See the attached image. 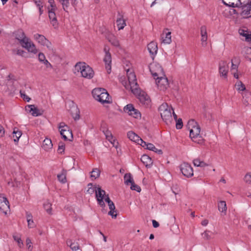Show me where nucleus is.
Segmentation results:
<instances>
[{
    "mask_svg": "<svg viewBox=\"0 0 251 251\" xmlns=\"http://www.w3.org/2000/svg\"><path fill=\"white\" fill-rule=\"evenodd\" d=\"M100 175V171L98 168H94L91 172L90 177L92 180H95L98 178Z\"/></svg>",
    "mask_w": 251,
    "mask_h": 251,
    "instance_id": "nucleus-34",
    "label": "nucleus"
},
{
    "mask_svg": "<svg viewBox=\"0 0 251 251\" xmlns=\"http://www.w3.org/2000/svg\"><path fill=\"white\" fill-rule=\"evenodd\" d=\"M180 170L183 176L189 177L193 176V170L191 166L187 163L184 162L180 166Z\"/></svg>",
    "mask_w": 251,
    "mask_h": 251,
    "instance_id": "nucleus-10",
    "label": "nucleus"
},
{
    "mask_svg": "<svg viewBox=\"0 0 251 251\" xmlns=\"http://www.w3.org/2000/svg\"><path fill=\"white\" fill-rule=\"evenodd\" d=\"M127 136L130 140L135 142H137L140 139V137L132 131H129L127 133Z\"/></svg>",
    "mask_w": 251,
    "mask_h": 251,
    "instance_id": "nucleus-35",
    "label": "nucleus"
},
{
    "mask_svg": "<svg viewBox=\"0 0 251 251\" xmlns=\"http://www.w3.org/2000/svg\"><path fill=\"white\" fill-rule=\"evenodd\" d=\"M147 149L152 151L154 152L155 150H156L155 147L151 143H148L147 145V147L146 148Z\"/></svg>",
    "mask_w": 251,
    "mask_h": 251,
    "instance_id": "nucleus-58",
    "label": "nucleus"
},
{
    "mask_svg": "<svg viewBox=\"0 0 251 251\" xmlns=\"http://www.w3.org/2000/svg\"><path fill=\"white\" fill-rule=\"evenodd\" d=\"M243 104L245 106H249L251 105V93L248 91H245L243 93Z\"/></svg>",
    "mask_w": 251,
    "mask_h": 251,
    "instance_id": "nucleus-23",
    "label": "nucleus"
},
{
    "mask_svg": "<svg viewBox=\"0 0 251 251\" xmlns=\"http://www.w3.org/2000/svg\"><path fill=\"white\" fill-rule=\"evenodd\" d=\"M148 50H149L151 58L153 59L158 51L157 43L153 41L150 42L148 45Z\"/></svg>",
    "mask_w": 251,
    "mask_h": 251,
    "instance_id": "nucleus-20",
    "label": "nucleus"
},
{
    "mask_svg": "<svg viewBox=\"0 0 251 251\" xmlns=\"http://www.w3.org/2000/svg\"><path fill=\"white\" fill-rule=\"evenodd\" d=\"M94 98L104 103H109L111 102V99L105 89L100 88L94 89L92 92Z\"/></svg>",
    "mask_w": 251,
    "mask_h": 251,
    "instance_id": "nucleus-3",
    "label": "nucleus"
},
{
    "mask_svg": "<svg viewBox=\"0 0 251 251\" xmlns=\"http://www.w3.org/2000/svg\"><path fill=\"white\" fill-rule=\"evenodd\" d=\"M138 144L141 145L143 147L146 148L147 147V145L148 143H147L146 142L144 141L141 138H140L138 141L137 142Z\"/></svg>",
    "mask_w": 251,
    "mask_h": 251,
    "instance_id": "nucleus-57",
    "label": "nucleus"
},
{
    "mask_svg": "<svg viewBox=\"0 0 251 251\" xmlns=\"http://www.w3.org/2000/svg\"><path fill=\"white\" fill-rule=\"evenodd\" d=\"M13 237L14 240L17 242L18 246L22 248L23 246V243L21 237L18 235H14Z\"/></svg>",
    "mask_w": 251,
    "mask_h": 251,
    "instance_id": "nucleus-43",
    "label": "nucleus"
},
{
    "mask_svg": "<svg viewBox=\"0 0 251 251\" xmlns=\"http://www.w3.org/2000/svg\"><path fill=\"white\" fill-rule=\"evenodd\" d=\"M34 39L41 45L46 47L49 50H52L51 43L43 35L35 34Z\"/></svg>",
    "mask_w": 251,
    "mask_h": 251,
    "instance_id": "nucleus-8",
    "label": "nucleus"
},
{
    "mask_svg": "<svg viewBox=\"0 0 251 251\" xmlns=\"http://www.w3.org/2000/svg\"><path fill=\"white\" fill-rule=\"evenodd\" d=\"M138 96V98L140 101L146 106H149L150 105L151 100L150 97L147 94L144 92H141L140 89H139V93L137 94H134Z\"/></svg>",
    "mask_w": 251,
    "mask_h": 251,
    "instance_id": "nucleus-16",
    "label": "nucleus"
},
{
    "mask_svg": "<svg viewBox=\"0 0 251 251\" xmlns=\"http://www.w3.org/2000/svg\"><path fill=\"white\" fill-rule=\"evenodd\" d=\"M67 244L73 251H76L79 249V246L77 242H73L72 240H70L67 241Z\"/></svg>",
    "mask_w": 251,
    "mask_h": 251,
    "instance_id": "nucleus-33",
    "label": "nucleus"
},
{
    "mask_svg": "<svg viewBox=\"0 0 251 251\" xmlns=\"http://www.w3.org/2000/svg\"><path fill=\"white\" fill-rule=\"evenodd\" d=\"M244 180L247 184L251 185V172L246 174L244 176Z\"/></svg>",
    "mask_w": 251,
    "mask_h": 251,
    "instance_id": "nucleus-47",
    "label": "nucleus"
},
{
    "mask_svg": "<svg viewBox=\"0 0 251 251\" xmlns=\"http://www.w3.org/2000/svg\"><path fill=\"white\" fill-rule=\"evenodd\" d=\"M27 50L29 52H31L33 54H36L38 52V50L36 48L34 44H31V46L29 47V48L27 49Z\"/></svg>",
    "mask_w": 251,
    "mask_h": 251,
    "instance_id": "nucleus-46",
    "label": "nucleus"
},
{
    "mask_svg": "<svg viewBox=\"0 0 251 251\" xmlns=\"http://www.w3.org/2000/svg\"><path fill=\"white\" fill-rule=\"evenodd\" d=\"M97 191L96 193V197L97 198V200L98 201V204L102 207H105V205L103 200H105V191L102 190L100 186L98 187Z\"/></svg>",
    "mask_w": 251,
    "mask_h": 251,
    "instance_id": "nucleus-13",
    "label": "nucleus"
},
{
    "mask_svg": "<svg viewBox=\"0 0 251 251\" xmlns=\"http://www.w3.org/2000/svg\"><path fill=\"white\" fill-rule=\"evenodd\" d=\"M104 134L105 135L106 139L108 140L113 146L117 147L116 144H117L118 143L116 142L111 131L108 130L106 132L104 133Z\"/></svg>",
    "mask_w": 251,
    "mask_h": 251,
    "instance_id": "nucleus-28",
    "label": "nucleus"
},
{
    "mask_svg": "<svg viewBox=\"0 0 251 251\" xmlns=\"http://www.w3.org/2000/svg\"><path fill=\"white\" fill-rule=\"evenodd\" d=\"M88 190H87V193L89 194L92 195L94 194L95 192L96 193V191H97L98 187H99V185H93V184L91 183H90L88 184Z\"/></svg>",
    "mask_w": 251,
    "mask_h": 251,
    "instance_id": "nucleus-32",
    "label": "nucleus"
},
{
    "mask_svg": "<svg viewBox=\"0 0 251 251\" xmlns=\"http://www.w3.org/2000/svg\"><path fill=\"white\" fill-rule=\"evenodd\" d=\"M235 87L239 92L244 91L246 90L245 85L241 81H238L235 83Z\"/></svg>",
    "mask_w": 251,
    "mask_h": 251,
    "instance_id": "nucleus-38",
    "label": "nucleus"
},
{
    "mask_svg": "<svg viewBox=\"0 0 251 251\" xmlns=\"http://www.w3.org/2000/svg\"><path fill=\"white\" fill-rule=\"evenodd\" d=\"M108 41L114 46L116 47H120V44L118 40L115 36L113 34H109L107 37Z\"/></svg>",
    "mask_w": 251,
    "mask_h": 251,
    "instance_id": "nucleus-27",
    "label": "nucleus"
},
{
    "mask_svg": "<svg viewBox=\"0 0 251 251\" xmlns=\"http://www.w3.org/2000/svg\"><path fill=\"white\" fill-rule=\"evenodd\" d=\"M105 201L108 203L110 211H109L108 214L110 215L113 218H116L117 214V212L115 210V206L112 201L110 199L108 195L105 196Z\"/></svg>",
    "mask_w": 251,
    "mask_h": 251,
    "instance_id": "nucleus-14",
    "label": "nucleus"
},
{
    "mask_svg": "<svg viewBox=\"0 0 251 251\" xmlns=\"http://www.w3.org/2000/svg\"><path fill=\"white\" fill-rule=\"evenodd\" d=\"M242 14L243 16H251V10H250V5L244 7L242 11Z\"/></svg>",
    "mask_w": 251,
    "mask_h": 251,
    "instance_id": "nucleus-45",
    "label": "nucleus"
},
{
    "mask_svg": "<svg viewBox=\"0 0 251 251\" xmlns=\"http://www.w3.org/2000/svg\"><path fill=\"white\" fill-rule=\"evenodd\" d=\"M75 71L79 72L83 77L91 79L94 75V72L89 65L84 62H79L75 66Z\"/></svg>",
    "mask_w": 251,
    "mask_h": 251,
    "instance_id": "nucleus-4",
    "label": "nucleus"
},
{
    "mask_svg": "<svg viewBox=\"0 0 251 251\" xmlns=\"http://www.w3.org/2000/svg\"><path fill=\"white\" fill-rule=\"evenodd\" d=\"M49 2L50 4V8H56L54 0H49Z\"/></svg>",
    "mask_w": 251,
    "mask_h": 251,
    "instance_id": "nucleus-63",
    "label": "nucleus"
},
{
    "mask_svg": "<svg viewBox=\"0 0 251 251\" xmlns=\"http://www.w3.org/2000/svg\"><path fill=\"white\" fill-rule=\"evenodd\" d=\"M46 57L44 54L42 52H40L38 54V60L40 62H42L46 60Z\"/></svg>",
    "mask_w": 251,
    "mask_h": 251,
    "instance_id": "nucleus-53",
    "label": "nucleus"
},
{
    "mask_svg": "<svg viewBox=\"0 0 251 251\" xmlns=\"http://www.w3.org/2000/svg\"><path fill=\"white\" fill-rule=\"evenodd\" d=\"M34 44L29 38H27L21 45V46L26 49V50L29 47L31 46V44Z\"/></svg>",
    "mask_w": 251,
    "mask_h": 251,
    "instance_id": "nucleus-39",
    "label": "nucleus"
},
{
    "mask_svg": "<svg viewBox=\"0 0 251 251\" xmlns=\"http://www.w3.org/2000/svg\"><path fill=\"white\" fill-rule=\"evenodd\" d=\"M238 66L237 64H234L233 61H231V72H237Z\"/></svg>",
    "mask_w": 251,
    "mask_h": 251,
    "instance_id": "nucleus-54",
    "label": "nucleus"
},
{
    "mask_svg": "<svg viewBox=\"0 0 251 251\" xmlns=\"http://www.w3.org/2000/svg\"><path fill=\"white\" fill-rule=\"evenodd\" d=\"M9 201L5 197L0 196V210L6 214L9 210Z\"/></svg>",
    "mask_w": 251,
    "mask_h": 251,
    "instance_id": "nucleus-15",
    "label": "nucleus"
},
{
    "mask_svg": "<svg viewBox=\"0 0 251 251\" xmlns=\"http://www.w3.org/2000/svg\"><path fill=\"white\" fill-rule=\"evenodd\" d=\"M27 225L29 228H33L35 226L34 221L32 219L27 220Z\"/></svg>",
    "mask_w": 251,
    "mask_h": 251,
    "instance_id": "nucleus-61",
    "label": "nucleus"
},
{
    "mask_svg": "<svg viewBox=\"0 0 251 251\" xmlns=\"http://www.w3.org/2000/svg\"><path fill=\"white\" fill-rule=\"evenodd\" d=\"M110 49L107 46H105L103 51L105 53L103 61L105 63V68L107 70L108 74H110L111 71V55L109 52Z\"/></svg>",
    "mask_w": 251,
    "mask_h": 251,
    "instance_id": "nucleus-7",
    "label": "nucleus"
},
{
    "mask_svg": "<svg viewBox=\"0 0 251 251\" xmlns=\"http://www.w3.org/2000/svg\"><path fill=\"white\" fill-rule=\"evenodd\" d=\"M100 130L102 131L103 133L106 132L107 131L109 130L107 128L106 124L105 123H103L102 124H101Z\"/></svg>",
    "mask_w": 251,
    "mask_h": 251,
    "instance_id": "nucleus-56",
    "label": "nucleus"
},
{
    "mask_svg": "<svg viewBox=\"0 0 251 251\" xmlns=\"http://www.w3.org/2000/svg\"><path fill=\"white\" fill-rule=\"evenodd\" d=\"M247 53L246 57L251 61V48H248L246 50Z\"/></svg>",
    "mask_w": 251,
    "mask_h": 251,
    "instance_id": "nucleus-52",
    "label": "nucleus"
},
{
    "mask_svg": "<svg viewBox=\"0 0 251 251\" xmlns=\"http://www.w3.org/2000/svg\"><path fill=\"white\" fill-rule=\"evenodd\" d=\"M16 39H17L20 45H21L28 37L26 36L24 32L20 29L17 31L15 33Z\"/></svg>",
    "mask_w": 251,
    "mask_h": 251,
    "instance_id": "nucleus-22",
    "label": "nucleus"
},
{
    "mask_svg": "<svg viewBox=\"0 0 251 251\" xmlns=\"http://www.w3.org/2000/svg\"><path fill=\"white\" fill-rule=\"evenodd\" d=\"M130 184H131L130 189L131 190L136 191L138 192H140L141 191V188L138 185L135 184L134 183V181L133 182V183H131Z\"/></svg>",
    "mask_w": 251,
    "mask_h": 251,
    "instance_id": "nucleus-48",
    "label": "nucleus"
},
{
    "mask_svg": "<svg viewBox=\"0 0 251 251\" xmlns=\"http://www.w3.org/2000/svg\"><path fill=\"white\" fill-rule=\"evenodd\" d=\"M65 150V145L63 143H59L58 145V150L60 152V153H62Z\"/></svg>",
    "mask_w": 251,
    "mask_h": 251,
    "instance_id": "nucleus-55",
    "label": "nucleus"
},
{
    "mask_svg": "<svg viewBox=\"0 0 251 251\" xmlns=\"http://www.w3.org/2000/svg\"><path fill=\"white\" fill-rule=\"evenodd\" d=\"M251 0H236V2L241 5L242 6L249 5Z\"/></svg>",
    "mask_w": 251,
    "mask_h": 251,
    "instance_id": "nucleus-49",
    "label": "nucleus"
},
{
    "mask_svg": "<svg viewBox=\"0 0 251 251\" xmlns=\"http://www.w3.org/2000/svg\"><path fill=\"white\" fill-rule=\"evenodd\" d=\"M25 110L33 116H41L43 113V110L38 109L34 105H27L25 106Z\"/></svg>",
    "mask_w": 251,
    "mask_h": 251,
    "instance_id": "nucleus-18",
    "label": "nucleus"
},
{
    "mask_svg": "<svg viewBox=\"0 0 251 251\" xmlns=\"http://www.w3.org/2000/svg\"><path fill=\"white\" fill-rule=\"evenodd\" d=\"M171 32L169 31L166 33L165 37L163 39V42L164 44H169L172 42L171 39Z\"/></svg>",
    "mask_w": 251,
    "mask_h": 251,
    "instance_id": "nucleus-41",
    "label": "nucleus"
},
{
    "mask_svg": "<svg viewBox=\"0 0 251 251\" xmlns=\"http://www.w3.org/2000/svg\"><path fill=\"white\" fill-rule=\"evenodd\" d=\"M52 144L51 140L49 138H46L43 142L42 148L46 151H48L52 148Z\"/></svg>",
    "mask_w": 251,
    "mask_h": 251,
    "instance_id": "nucleus-26",
    "label": "nucleus"
},
{
    "mask_svg": "<svg viewBox=\"0 0 251 251\" xmlns=\"http://www.w3.org/2000/svg\"><path fill=\"white\" fill-rule=\"evenodd\" d=\"M201 161L199 159L196 158L193 160V164H194V166L199 167Z\"/></svg>",
    "mask_w": 251,
    "mask_h": 251,
    "instance_id": "nucleus-62",
    "label": "nucleus"
},
{
    "mask_svg": "<svg viewBox=\"0 0 251 251\" xmlns=\"http://www.w3.org/2000/svg\"><path fill=\"white\" fill-rule=\"evenodd\" d=\"M176 128L177 129H181L183 126V123L181 119H179L176 121Z\"/></svg>",
    "mask_w": 251,
    "mask_h": 251,
    "instance_id": "nucleus-51",
    "label": "nucleus"
},
{
    "mask_svg": "<svg viewBox=\"0 0 251 251\" xmlns=\"http://www.w3.org/2000/svg\"><path fill=\"white\" fill-rule=\"evenodd\" d=\"M156 84L159 89L162 91L166 90L169 87V82L168 78L165 75L158 76L156 78Z\"/></svg>",
    "mask_w": 251,
    "mask_h": 251,
    "instance_id": "nucleus-9",
    "label": "nucleus"
},
{
    "mask_svg": "<svg viewBox=\"0 0 251 251\" xmlns=\"http://www.w3.org/2000/svg\"><path fill=\"white\" fill-rule=\"evenodd\" d=\"M239 33L241 36L245 38L246 41H250L251 40V34L248 31L240 29Z\"/></svg>",
    "mask_w": 251,
    "mask_h": 251,
    "instance_id": "nucleus-31",
    "label": "nucleus"
},
{
    "mask_svg": "<svg viewBox=\"0 0 251 251\" xmlns=\"http://www.w3.org/2000/svg\"><path fill=\"white\" fill-rule=\"evenodd\" d=\"M187 127L190 131V137L192 141L198 144H202L203 139L200 134L201 127L198 123L194 120L188 122Z\"/></svg>",
    "mask_w": 251,
    "mask_h": 251,
    "instance_id": "nucleus-1",
    "label": "nucleus"
},
{
    "mask_svg": "<svg viewBox=\"0 0 251 251\" xmlns=\"http://www.w3.org/2000/svg\"><path fill=\"white\" fill-rule=\"evenodd\" d=\"M124 111L129 115L137 119L141 117L140 112L137 109H135L132 104H128L125 106Z\"/></svg>",
    "mask_w": 251,
    "mask_h": 251,
    "instance_id": "nucleus-11",
    "label": "nucleus"
},
{
    "mask_svg": "<svg viewBox=\"0 0 251 251\" xmlns=\"http://www.w3.org/2000/svg\"><path fill=\"white\" fill-rule=\"evenodd\" d=\"M201 45L203 47H205L207 44V33L206 27L205 25H203L201 27Z\"/></svg>",
    "mask_w": 251,
    "mask_h": 251,
    "instance_id": "nucleus-21",
    "label": "nucleus"
},
{
    "mask_svg": "<svg viewBox=\"0 0 251 251\" xmlns=\"http://www.w3.org/2000/svg\"><path fill=\"white\" fill-rule=\"evenodd\" d=\"M43 63L46 67L47 68H52V66L51 64L48 61V60L46 59L44 61L42 62Z\"/></svg>",
    "mask_w": 251,
    "mask_h": 251,
    "instance_id": "nucleus-60",
    "label": "nucleus"
},
{
    "mask_svg": "<svg viewBox=\"0 0 251 251\" xmlns=\"http://www.w3.org/2000/svg\"><path fill=\"white\" fill-rule=\"evenodd\" d=\"M128 82L123 81V84L126 89H130L134 94H137L139 92L136 75L131 69H128L126 71Z\"/></svg>",
    "mask_w": 251,
    "mask_h": 251,
    "instance_id": "nucleus-2",
    "label": "nucleus"
},
{
    "mask_svg": "<svg viewBox=\"0 0 251 251\" xmlns=\"http://www.w3.org/2000/svg\"><path fill=\"white\" fill-rule=\"evenodd\" d=\"M173 109L172 106H169L167 103H162L159 107L161 118L167 125L170 124L173 121L172 115Z\"/></svg>",
    "mask_w": 251,
    "mask_h": 251,
    "instance_id": "nucleus-5",
    "label": "nucleus"
},
{
    "mask_svg": "<svg viewBox=\"0 0 251 251\" xmlns=\"http://www.w3.org/2000/svg\"><path fill=\"white\" fill-rule=\"evenodd\" d=\"M152 75L154 76H160L164 75V73L162 67L159 64H152L150 68Z\"/></svg>",
    "mask_w": 251,
    "mask_h": 251,
    "instance_id": "nucleus-12",
    "label": "nucleus"
},
{
    "mask_svg": "<svg viewBox=\"0 0 251 251\" xmlns=\"http://www.w3.org/2000/svg\"><path fill=\"white\" fill-rule=\"evenodd\" d=\"M219 70L220 75L224 76L225 78H226L228 71V67L226 61H221L219 63Z\"/></svg>",
    "mask_w": 251,
    "mask_h": 251,
    "instance_id": "nucleus-19",
    "label": "nucleus"
},
{
    "mask_svg": "<svg viewBox=\"0 0 251 251\" xmlns=\"http://www.w3.org/2000/svg\"><path fill=\"white\" fill-rule=\"evenodd\" d=\"M26 246H27L28 249H29L31 246V242L29 238H27L26 239Z\"/></svg>",
    "mask_w": 251,
    "mask_h": 251,
    "instance_id": "nucleus-64",
    "label": "nucleus"
},
{
    "mask_svg": "<svg viewBox=\"0 0 251 251\" xmlns=\"http://www.w3.org/2000/svg\"><path fill=\"white\" fill-rule=\"evenodd\" d=\"M125 183L126 185H129L134 181L133 177L130 173H126L124 176Z\"/></svg>",
    "mask_w": 251,
    "mask_h": 251,
    "instance_id": "nucleus-36",
    "label": "nucleus"
},
{
    "mask_svg": "<svg viewBox=\"0 0 251 251\" xmlns=\"http://www.w3.org/2000/svg\"><path fill=\"white\" fill-rule=\"evenodd\" d=\"M116 23L119 30L123 29L126 25V20L124 19L123 16L121 15H118Z\"/></svg>",
    "mask_w": 251,
    "mask_h": 251,
    "instance_id": "nucleus-24",
    "label": "nucleus"
},
{
    "mask_svg": "<svg viewBox=\"0 0 251 251\" xmlns=\"http://www.w3.org/2000/svg\"><path fill=\"white\" fill-rule=\"evenodd\" d=\"M141 161L146 167L150 166L152 163L151 159L146 154H144L141 156Z\"/></svg>",
    "mask_w": 251,
    "mask_h": 251,
    "instance_id": "nucleus-29",
    "label": "nucleus"
},
{
    "mask_svg": "<svg viewBox=\"0 0 251 251\" xmlns=\"http://www.w3.org/2000/svg\"><path fill=\"white\" fill-rule=\"evenodd\" d=\"M44 208L48 214L51 213V204L48 201L44 203Z\"/></svg>",
    "mask_w": 251,
    "mask_h": 251,
    "instance_id": "nucleus-42",
    "label": "nucleus"
},
{
    "mask_svg": "<svg viewBox=\"0 0 251 251\" xmlns=\"http://www.w3.org/2000/svg\"><path fill=\"white\" fill-rule=\"evenodd\" d=\"M13 137L14 138V141L15 142H17L20 137L22 135V132L21 131L18 130V129L16 130L15 129H14V131L13 132Z\"/></svg>",
    "mask_w": 251,
    "mask_h": 251,
    "instance_id": "nucleus-40",
    "label": "nucleus"
},
{
    "mask_svg": "<svg viewBox=\"0 0 251 251\" xmlns=\"http://www.w3.org/2000/svg\"><path fill=\"white\" fill-rule=\"evenodd\" d=\"M62 4L63 9L67 11L69 6V0H58Z\"/></svg>",
    "mask_w": 251,
    "mask_h": 251,
    "instance_id": "nucleus-44",
    "label": "nucleus"
},
{
    "mask_svg": "<svg viewBox=\"0 0 251 251\" xmlns=\"http://www.w3.org/2000/svg\"><path fill=\"white\" fill-rule=\"evenodd\" d=\"M218 210L221 212L222 215H226L227 210L226 204L225 201H221L218 204Z\"/></svg>",
    "mask_w": 251,
    "mask_h": 251,
    "instance_id": "nucleus-25",
    "label": "nucleus"
},
{
    "mask_svg": "<svg viewBox=\"0 0 251 251\" xmlns=\"http://www.w3.org/2000/svg\"><path fill=\"white\" fill-rule=\"evenodd\" d=\"M58 128L61 135L64 140H69V138H73L72 131L64 123H60L58 125Z\"/></svg>",
    "mask_w": 251,
    "mask_h": 251,
    "instance_id": "nucleus-6",
    "label": "nucleus"
},
{
    "mask_svg": "<svg viewBox=\"0 0 251 251\" xmlns=\"http://www.w3.org/2000/svg\"><path fill=\"white\" fill-rule=\"evenodd\" d=\"M223 2L226 5L234 7L238 6L239 4L236 2V0H222Z\"/></svg>",
    "mask_w": 251,
    "mask_h": 251,
    "instance_id": "nucleus-37",
    "label": "nucleus"
},
{
    "mask_svg": "<svg viewBox=\"0 0 251 251\" xmlns=\"http://www.w3.org/2000/svg\"><path fill=\"white\" fill-rule=\"evenodd\" d=\"M209 231L206 230L202 234V236L204 240H208L211 238L210 235L209 234Z\"/></svg>",
    "mask_w": 251,
    "mask_h": 251,
    "instance_id": "nucleus-50",
    "label": "nucleus"
},
{
    "mask_svg": "<svg viewBox=\"0 0 251 251\" xmlns=\"http://www.w3.org/2000/svg\"><path fill=\"white\" fill-rule=\"evenodd\" d=\"M67 171L65 170H62L61 173L57 175V178L59 182L62 183H65L67 181L66 179Z\"/></svg>",
    "mask_w": 251,
    "mask_h": 251,
    "instance_id": "nucleus-30",
    "label": "nucleus"
},
{
    "mask_svg": "<svg viewBox=\"0 0 251 251\" xmlns=\"http://www.w3.org/2000/svg\"><path fill=\"white\" fill-rule=\"evenodd\" d=\"M20 94H21V97L25 100H26L27 101H29V100H30V98L28 97L27 96H26L24 92H23L22 91H20Z\"/></svg>",
    "mask_w": 251,
    "mask_h": 251,
    "instance_id": "nucleus-59",
    "label": "nucleus"
},
{
    "mask_svg": "<svg viewBox=\"0 0 251 251\" xmlns=\"http://www.w3.org/2000/svg\"><path fill=\"white\" fill-rule=\"evenodd\" d=\"M55 8L48 7L49 17L50 19V23L54 28H56L58 27V23L55 13Z\"/></svg>",
    "mask_w": 251,
    "mask_h": 251,
    "instance_id": "nucleus-17",
    "label": "nucleus"
}]
</instances>
